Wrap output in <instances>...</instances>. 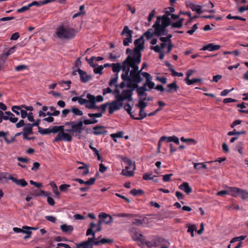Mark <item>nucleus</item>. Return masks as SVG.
I'll use <instances>...</instances> for the list:
<instances>
[{
    "instance_id": "nucleus-1",
    "label": "nucleus",
    "mask_w": 248,
    "mask_h": 248,
    "mask_svg": "<svg viewBox=\"0 0 248 248\" xmlns=\"http://www.w3.org/2000/svg\"><path fill=\"white\" fill-rule=\"evenodd\" d=\"M77 31L75 29L67 24H62L59 26L55 31L56 36L60 39L71 40L76 35Z\"/></svg>"
},
{
    "instance_id": "nucleus-2",
    "label": "nucleus",
    "mask_w": 248,
    "mask_h": 248,
    "mask_svg": "<svg viewBox=\"0 0 248 248\" xmlns=\"http://www.w3.org/2000/svg\"><path fill=\"white\" fill-rule=\"evenodd\" d=\"M135 62H136V64L139 65L141 60L133 57L131 55H128L126 59L122 63V70L123 74L121 75V78L123 80L126 81V79L130 74V68L131 65Z\"/></svg>"
},
{
    "instance_id": "nucleus-3",
    "label": "nucleus",
    "mask_w": 248,
    "mask_h": 248,
    "mask_svg": "<svg viewBox=\"0 0 248 248\" xmlns=\"http://www.w3.org/2000/svg\"><path fill=\"white\" fill-rule=\"evenodd\" d=\"M136 63V62H134L131 66L132 69L130 71L129 76L126 79V81L139 84L143 80L141 76L143 77V73L146 72H141V70H139V65H137Z\"/></svg>"
},
{
    "instance_id": "nucleus-4",
    "label": "nucleus",
    "mask_w": 248,
    "mask_h": 248,
    "mask_svg": "<svg viewBox=\"0 0 248 248\" xmlns=\"http://www.w3.org/2000/svg\"><path fill=\"white\" fill-rule=\"evenodd\" d=\"M135 47L133 49L132 53L129 55H131L133 57H135L141 61V51L143 50L144 48V40L143 36L135 40L134 42Z\"/></svg>"
},
{
    "instance_id": "nucleus-5",
    "label": "nucleus",
    "mask_w": 248,
    "mask_h": 248,
    "mask_svg": "<svg viewBox=\"0 0 248 248\" xmlns=\"http://www.w3.org/2000/svg\"><path fill=\"white\" fill-rule=\"evenodd\" d=\"M83 122L82 121H79L78 123H76L75 121H70L65 123V125H70L71 129H66L65 130L66 132H72L76 134H80L83 129Z\"/></svg>"
},
{
    "instance_id": "nucleus-6",
    "label": "nucleus",
    "mask_w": 248,
    "mask_h": 248,
    "mask_svg": "<svg viewBox=\"0 0 248 248\" xmlns=\"http://www.w3.org/2000/svg\"><path fill=\"white\" fill-rule=\"evenodd\" d=\"M139 239V241L142 244L145 245L148 248L152 247H157L160 246V244L164 241V239L161 237L154 238L152 241H148L144 238H136Z\"/></svg>"
},
{
    "instance_id": "nucleus-7",
    "label": "nucleus",
    "mask_w": 248,
    "mask_h": 248,
    "mask_svg": "<svg viewBox=\"0 0 248 248\" xmlns=\"http://www.w3.org/2000/svg\"><path fill=\"white\" fill-rule=\"evenodd\" d=\"M133 31L129 29L127 26H125L121 33L122 36H125L126 37L123 39V45L128 46L132 42V35Z\"/></svg>"
},
{
    "instance_id": "nucleus-8",
    "label": "nucleus",
    "mask_w": 248,
    "mask_h": 248,
    "mask_svg": "<svg viewBox=\"0 0 248 248\" xmlns=\"http://www.w3.org/2000/svg\"><path fill=\"white\" fill-rule=\"evenodd\" d=\"M153 28L154 29L155 36L159 37L166 35L168 34L166 29L160 23V18L156 19Z\"/></svg>"
},
{
    "instance_id": "nucleus-9",
    "label": "nucleus",
    "mask_w": 248,
    "mask_h": 248,
    "mask_svg": "<svg viewBox=\"0 0 248 248\" xmlns=\"http://www.w3.org/2000/svg\"><path fill=\"white\" fill-rule=\"evenodd\" d=\"M65 129L63 128V130L60 131L57 134L56 138L53 140V142L59 141L63 140L65 141L70 142L72 140V136L69 133H65Z\"/></svg>"
},
{
    "instance_id": "nucleus-10",
    "label": "nucleus",
    "mask_w": 248,
    "mask_h": 248,
    "mask_svg": "<svg viewBox=\"0 0 248 248\" xmlns=\"http://www.w3.org/2000/svg\"><path fill=\"white\" fill-rule=\"evenodd\" d=\"M80 77V80L82 83H87L92 79V76L88 75L86 72L78 68L77 70Z\"/></svg>"
},
{
    "instance_id": "nucleus-11",
    "label": "nucleus",
    "mask_w": 248,
    "mask_h": 248,
    "mask_svg": "<svg viewBox=\"0 0 248 248\" xmlns=\"http://www.w3.org/2000/svg\"><path fill=\"white\" fill-rule=\"evenodd\" d=\"M186 7L191 9L192 11L196 12L199 14L202 13L201 6L196 5L193 2L189 1H186Z\"/></svg>"
},
{
    "instance_id": "nucleus-12",
    "label": "nucleus",
    "mask_w": 248,
    "mask_h": 248,
    "mask_svg": "<svg viewBox=\"0 0 248 248\" xmlns=\"http://www.w3.org/2000/svg\"><path fill=\"white\" fill-rule=\"evenodd\" d=\"M93 133L95 135H106L108 131L105 130V127L103 125H96L93 128Z\"/></svg>"
},
{
    "instance_id": "nucleus-13",
    "label": "nucleus",
    "mask_w": 248,
    "mask_h": 248,
    "mask_svg": "<svg viewBox=\"0 0 248 248\" xmlns=\"http://www.w3.org/2000/svg\"><path fill=\"white\" fill-rule=\"evenodd\" d=\"M157 18H160V23L166 29L171 24V21L169 16L163 15L158 16Z\"/></svg>"
},
{
    "instance_id": "nucleus-14",
    "label": "nucleus",
    "mask_w": 248,
    "mask_h": 248,
    "mask_svg": "<svg viewBox=\"0 0 248 248\" xmlns=\"http://www.w3.org/2000/svg\"><path fill=\"white\" fill-rule=\"evenodd\" d=\"M143 77L146 78L145 83L150 89H152L155 88V83L152 81V77L150 74L148 73H143Z\"/></svg>"
},
{
    "instance_id": "nucleus-15",
    "label": "nucleus",
    "mask_w": 248,
    "mask_h": 248,
    "mask_svg": "<svg viewBox=\"0 0 248 248\" xmlns=\"http://www.w3.org/2000/svg\"><path fill=\"white\" fill-rule=\"evenodd\" d=\"M9 178L10 180H12L13 182L16 183L17 185L22 187H25L28 185V183L24 179H17L12 175H9Z\"/></svg>"
},
{
    "instance_id": "nucleus-16",
    "label": "nucleus",
    "mask_w": 248,
    "mask_h": 248,
    "mask_svg": "<svg viewBox=\"0 0 248 248\" xmlns=\"http://www.w3.org/2000/svg\"><path fill=\"white\" fill-rule=\"evenodd\" d=\"M100 219L103 220V222L107 224L110 223L112 221V217L110 215L107 214L105 213H101L99 215Z\"/></svg>"
},
{
    "instance_id": "nucleus-17",
    "label": "nucleus",
    "mask_w": 248,
    "mask_h": 248,
    "mask_svg": "<svg viewBox=\"0 0 248 248\" xmlns=\"http://www.w3.org/2000/svg\"><path fill=\"white\" fill-rule=\"evenodd\" d=\"M179 188L185 191L187 194H189L192 192V188L189 186V184L187 182H184L179 186Z\"/></svg>"
},
{
    "instance_id": "nucleus-18",
    "label": "nucleus",
    "mask_w": 248,
    "mask_h": 248,
    "mask_svg": "<svg viewBox=\"0 0 248 248\" xmlns=\"http://www.w3.org/2000/svg\"><path fill=\"white\" fill-rule=\"evenodd\" d=\"M168 89L165 91L168 93H171L173 92H176L179 88L175 81L167 85Z\"/></svg>"
},
{
    "instance_id": "nucleus-19",
    "label": "nucleus",
    "mask_w": 248,
    "mask_h": 248,
    "mask_svg": "<svg viewBox=\"0 0 248 248\" xmlns=\"http://www.w3.org/2000/svg\"><path fill=\"white\" fill-rule=\"evenodd\" d=\"M32 126L30 123L26 124L23 128V135H31L33 134Z\"/></svg>"
},
{
    "instance_id": "nucleus-20",
    "label": "nucleus",
    "mask_w": 248,
    "mask_h": 248,
    "mask_svg": "<svg viewBox=\"0 0 248 248\" xmlns=\"http://www.w3.org/2000/svg\"><path fill=\"white\" fill-rule=\"evenodd\" d=\"M60 228L63 232L66 233H71L74 230L72 226L68 225L66 224L61 225Z\"/></svg>"
},
{
    "instance_id": "nucleus-21",
    "label": "nucleus",
    "mask_w": 248,
    "mask_h": 248,
    "mask_svg": "<svg viewBox=\"0 0 248 248\" xmlns=\"http://www.w3.org/2000/svg\"><path fill=\"white\" fill-rule=\"evenodd\" d=\"M229 195L233 197L239 196L240 188L236 187H229Z\"/></svg>"
},
{
    "instance_id": "nucleus-22",
    "label": "nucleus",
    "mask_w": 248,
    "mask_h": 248,
    "mask_svg": "<svg viewBox=\"0 0 248 248\" xmlns=\"http://www.w3.org/2000/svg\"><path fill=\"white\" fill-rule=\"evenodd\" d=\"M202 50H208L210 51H213L217 50V45H214V44L210 43L207 45L204 46L201 49Z\"/></svg>"
},
{
    "instance_id": "nucleus-23",
    "label": "nucleus",
    "mask_w": 248,
    "mask_h": 248,
    "mask_svg": "<svg viewBox=\"0 0 248 248\" xmlns=\"http://www.w3.org/2000/svg\"><path fill=\"white\" fill-rule=\"evenodd\" d=\"M112 70L115 74L118 75L119 72L122 69V64L120 63H113L112 65Z\"/></svg>"
},
{
    "instance_id": "nucleus-24",
    "label": "nucleus",
    "mask_w": 248,
    "mask_h": 248,
    "mask_svg": "<svg viewBox=\"0 0 248 248\" xmlns=\"http://www.w3.org/2000/svg\"><path fill=\"white\" fill-rule=\"evenodd\" d=\"M122 94L124 95L126 100L130 101H132V93H131V91H129L128 90H124L122 91Z\"/></svg>"
},
{
    "instance_id": "nucleus-25",
    "label": "nucleus",
    "mask_w": 248,
    "mask_h": 248,
    "mask_svg": "<svg viewBox=\"0 0 248 248\" xmlns=\"http://www.w3.org/2000/svg\"><path fill=\"white\" fill-rule=\"evenodd\" d=\"M96 226V224L92 222L90 223V228H89L87 230V232H86V235L87 236H89V235H92L93 236H94L95 235V230L93 231V228L95 227Z\"/></svg>"
},
{
    "instance_id": "nucleus-26",
    "label": "nucleus",
    "mask_w": 248,
    "mask_h": 248,
    "mask_svg": "<svg viewBox=\"0 0 248 248\" xmlns=\"http://www.w3.org/2000/svg\"><path fill=\"white\" fill-rule=\"evenodd\" d=\"M144 101L141 98L139 101L138 103L136 105V106L139 108L141 111L144 110V108L147 106V103Z\"/></svg>"
},
{
    "instance_id": "nucleus-27",
    "label": "nucleus",
    "mask_w": 248,
    "mask_h": 248,
    "mask_svg": "<svg viewBox=\"0 0 248 248\" xmlns=\"http://www.w3.org/2000/svg\"><path fill=\"white\" fill-rule=\"evenodd\" d=\"M110 137L115 142H117V138H122L124 137V132L123 131H119L116 133L111 134Z\"/></svg>"
},
{
    "instance_id": "nucleus-28",
    "label": "nucleus",
    "mask_w": 248,
    "mask_h": 248,
    "mask_svg": "<svg viewBox=\"0 0 248 248\" xmlns=\"http://www.w3.org/2000/svg\"><path fill=\"white\" fill-rule=\"evenodd\" d=\"M77 248H93V244H89V243L86 241L77 244Z\"/></svg>"
},
{
    "instance_id": "nucleus-29",
    "label": "nucleus",
    "mask_w": 248,
    "mask_h": 248,
    "mask_svg": "<svg viewBox=\"0 0 248 248\" xmlns=\"http://www.w3.org/2000/svg\"><path fill=\"white\" fill-rule=\"evenodd\" d=\"M137 85H138V84L137 83H135L134 82L128 81V83H127L126 84V87L128 88H130V89H129L128 91H131V93H133V91H134L135 90H137Z\"/></svg>"
},
{
    "instance_id": "nucleus-30",
    "label": "nucleus",
    "mask_w": 248,
    "mask_h": 248,
    "mask_svg": "<svg viewBox=\"0 0 248 248\" xmlns=\"http://www.w3.org/2000/svg\"><path fill=\"white\" fill-rule=\"evenodd\" d=\"M79 163L81 164L82 166L78 167V169L79 170H84V171L83 172V175H85L89 173V169L88 168V166L83 162H79Z\"/></svg>"
},
{
    "instance_id": "nucleus-31",
    "label": "nucleus",
    "mask_w": 248,
    "mask_h": 248,
    "mask_svg": "<svg viewBox=\"0 0 248 248\" xmlns=\"http://www.w3.org/2000/svg\"><path fill=\"white\" fill-rule=\"evenodd\" d=\"M63 127L64 126L61 125V126H53L51 128H50V133H59L60 131H61L62 130H63Z\"/></svg>"
},
{
    "instance_id": "nucleus-32",
    "label": "nucleus",
    "mask_w": 248,
    "mask_h": 248,
    "mask_svg": "<svg viewBox=\"0 0 248 248\" xmlns=\"http://www.w3.org/2000/svg\"><path fill=\"white\" fill-rule=\"evenodd\" d=\"M180 140L182 142L188 143L189 145H195L197 143V141L193 139H186L182 137L180 138Z\"/></svg>"
},
{
    "instance_id": "nucleus-33",
    "label": "nucleus",
    "mask_w": 248,
    "mask_h": 248,
    "mask_svg": "<svg viewBox=\"0 0 248 248\" xmlns=\"http://www.w3.org/2000/svg\"><path fill=\"white\" fill-rule=\"evenodd\" d=\"M18 46H21V45L20 44H17V45L11 47L8 50L4 55L8 57L10 55L13 54L16 51V49Z\"/></svg>"
},
{
    "instance_id": "nucleus-34",
    "label": "nucleus",
    "mask_w": 248,
    "mask_h": 248,
    "mask_svg": "<svg viewBox=\"0 0 248 248\" xmlns=\"http://www.w3.org/2000/svg\"><path fill=\"white\" fill-rule=\"evenodd\" d=\"M135 169V167L134 166L133 170H123L121 172V174L127 177L132 176L134 175V170Z\"/></svg>"
},
{
    "instance_id": "nucleus-35",
    "label": "nucleus",
    "mask_w": 248,
    "mask_h": 248,
    "mask_svg": "<svg viewBox=\"0 0 248 248\" xmlns=\"http://www.w3.org/2000/svg\"><path fill=\"white\" fill-rule=\"evenodd\" d=\"M83 122L85 125H89L97 123L98 122V120H96L95 118L92 117L90 119H85Z\"/></svg>"
},
{
    "instance_id": "nucleus-36",
    "label": "nucleus",
    "mask_w": 248,
    "mask_h": 248,
    "mask_svg": "<svg viewBox=\"0 0 248 248\" xmlns=\"http://www.w3.org/2000/svg\"><path fill=\"white\" fill-rule=\"evenodd\" d=\"M109 105H112L115 109L119 110L123 106V103L114 100L111 103H109Z\"/></svg>"
},
{
    "instance_id": "nucleus-37",
    "label": "nucleus",
    "mask_w": 248,
    "mask_h": 248,
    "mask_svg": "<svg viewBox=\"0 0 248 248\" xmlns=\"http://www.w3.org/2000/svg\"><path fill=\"white\" fill-rule=\"evenodd\" d=\"M172 35L171 34H168L166 37H162V36L159 38V40L163 42H168V43H172L171 38Z\"/></svg>"
},
{
    "instance_id": "nucleus-38",
    "label": "nucleus",
    "mask_w": 248,
    "mask_h": 248,
    "mask_svg": "<svg viewBox=\"0 0 248 248\" xmlns=\"http://www.w3.org/2000/svg\"><path fill=\"white\" fill-rule=\"evenodd\" d=\"M124 109L127 112V113L130 115V117L133 119L134 116L132 114V113L131 112L132 106H131L129 104L127 103L124 105Z\"/></svg>"
},
{
    "instance_id": "nucleus-39",
    "label": "nucleus",
    "mask_w": 248,
    "mask_h": 248,
    "mask_svg": "<svg viewBox=\"0 0 248 248\" xmlns=\"http://www.w3.org/2000/svg\"><path fill=\"white\" fill-rule=\"evenodd\" d=\"M239 196H240L242 200H245L248 198V192L244 189L240 188Z\"/></svg>"
},
{
    "instance_id": "nucleus-40",
    "label": "nucleus",
    "mask_w": 248,
    "mask_h": 248,
    "mask_svg": "<svg viewBox=\"0 0 248 248\" xmlns=\"http://www.w3.org/2000/svg\"><path fill=\"white\" fill-rule=\"evenodd\" d=\"M9 120L11 122L13 123H16L18 121V118L15 116L13 113H12V115L9 116H4V120Z\"/></svg>"
},
{
    "instance_id": "nucleus-41",
    "label": "nucleus",
    "mask_w": 248,
    "mask_h": 248,
    "mask_svg": "<svg viewBox=\"0 0 248 248\" xmlns=\"http://www.w3.org/2000/svg\"><path fill=\"white\" fill-rule=\"evenodd\" d=\"M38 132L42 135H48L50 134V128H42L38 126Z\"/></svg>"
},
{
    "instance_id": "nucleus-42",
    "label": "nucleus",
    "mask_w": 248,
    "mask_h": 248,
    "mask_svg": "<svg viewBox=\"0 0 248 248\" xmlns=\"http://www.w3.org/2000/svg\"><path fill=\"white\" fill-rule=\"evenodd\" d=\"M139 115V117H135L134 116L133 119L137 120H142L147 116V113L145 112L144 110H142L141 111V110H140Z\"/></svg>"
},
{
    "instance_id": "nucleus-43",
    "label": "nucleus",
    "mask_w": 248,
    "mask_h": 248,
    "mask_svg": "<svg viewBox=\"0 0 248 248\" xmlns=\"http://www.w3.org/2000/svg\"><path fill=\"white\" fill-rule=\"evenodd\" d=\"M185 81H186V83L187 85H190L193 84L195 83L201 81V79L196 78H193L192 79H190L189 78H185Z\"/></svg>"
},
{
    "instance_id": "nucleus-44",
    "label": "nucleus",
    "mask_w": 248,
    "mask_h": 248,
    "mask_svg": "<svg viewBox=\"0 0 248 248\" xmlns=\"http://www.w3.org/2000/svg\"><path fill=\"white\" fill-rule=\"evenodd\" d=\"M71 112L76 116H82L83 114L81 110L75 107L72 108Z\"/></svg>"
},
{
    "instance_id": "nucleus-45",
    "label": "nucleus",
    "mask_w": 248,
    "mask_h": 248,
    "mask_svg": "<svg viewBox=\"0 0 248 248\" xmlns=\"http://www.w3.org/2000/svg\"><path fill=\"white\" fill-rule=\"evenodd\" d=\"M244 142H239L235 147V150H237L238 153L242 155L243 154V149Z\"/></svg>"
},
{
    "instance_id": "nucleus-46",
    "label": "nucleus",
    "mask_w": 248,
    "mask_h": 248,
    "mask_svg": "<svg viewBox=\"0 0 248 248\" xmlns=\"http://www.w3.org/2000/svg\"><path fill=\"white\" fill-rule=\"evenodd\" d=\"M152 30L151 29H149L146 32H145L143 34V37L144 36L146 37V39L147 40H149L150 39H151L152 38V36H153L154 35H155V34H154V31L153 32H152L151 31H152Z\"/></svg>"
},
{
    "instance_id": "nucleus-47",
    "label": "nucleus",
    "mask_w": 248,
    "mask_h": 248,
    "mask_svg": "<svg viewBox=\"0 0 248 248\" xmlns=\"http://www.w3.org/2000/svg\"><path fill=\"white\" fill-rule=\"evenodd\" d=\"M194 167L196 170H201L202 169H206V165L203 163H194Z\"/></svg>"
},
{
    "instance_id": "nucleus-48",
    "label": "nucleus",
    "mask_w": 248,
    "mask_h": 248,
    "mask_svg": "<svg viewBox=\"0 0 248 248\" xmlns=\"http://www.w3.org/2000/svg\"><path fill=\"white\" fill-rule=\"evenodd\" d=\"M144 192L141 189H133L130 191V193L132 194L134 196H137L139 195H141L143 194Z\"/></svg>"
},
{
    "instance_id": "nucleus-49",
    "label": "nucleus",
    "mask_w": 248,
    "mask_h": 248,
    "mask_svg": "<svg viewBox=\"0 0 248 248\" xmlns=\"http://www.w3.org/2000/svg\"><path fill=\"white\" fill-rule=\"evenodd\" d=\"M21 108V106H14L12 107V110L16 115H19L20 114V110Z\"/></svg>"
},
{
    "instance_id": "nucleus-50",
    "label": "nucleus",
    "mask_w": 248,
    "mask_h": 248,
    "mask_svg": "<svg viewBox=\"0 0 248 248\" xmlns=\"http://www.w3.org/2000/svg\"><path fill=\"white\" fill-rule=\"evenodd\" d=\"M85 107L89 109H95L97 108L95 102H88V103H86Z\"/></svg>"
},
{
    "instance_id": "nucleus-51",
    "label": "nucleus",
    "mask_w": 248,
    "mask_h": 248,
    "mask_svg": "<svg viewBox=\"0 0 248 248\" xmlns=\"http://www.w3.org/2000/svg\"><path fill=\"white\" fill-rule=\"evenodd\" d=\"M137 87L136 92L138 97L140 98H143V95L144 94V92L141 89V88L139 86V85H137Z\"/></svg>"
},
{
    "instance_id": "nucleus-52",
    "label": "nucleus",
    "mask_w": 248,
    "mask_h": 248,
    "mask_svg": "<svg viewBox=\"0 0 248 248\" xmlns=\"http://www.w3.org/2000/svg\"><path fill=\"white\" fill-rule=\"evenodd\" d=\"M109 105V103H105V104H103L101 105L100 106H96L97 108H96L95 109H97L98 110L102 109V111L101 112H103L104 113V112L106 110V108H107V107Z\"/></svg>"
},
{
    "instance_id": "nucleus-53",
    "label": "nucleus",
    "mask_w": 248,
    "mask_h": 248,
    "mask_svg": "<svg viewBox=\"0 0 248 248\" xmlns=\"http://www.w3.org/2000/svg\"><path fill=\"white\" fill-rule=\"evenodd\" d=\"M95 58H96V57L93 56L90 59H88L87 58L86 59L88 63L92 67H95L97 65V64H94V63H93L94 60H95Z\"/></svg>"
},
{
    "instance_id": "nucleus-54",
    "label": "nucleus",
    "mask_w": 248,
    "mask_h": 248,
    "mask_svg": "<svg viewBox=\"0 0 248 248\" xmlns=\"http://www.w3.org/2000/svg\"><path fill=\"white\" fill-rule=\"evenodd\" d=\"M103 70V67L102 66V65H99L97 67H94L93 69V72L96 74H98L99 75H102Z\"/></svg>"
},
{
    "instance_id": "nucleus-55",
    "label": "nucleus",
    "mask_w": 248,
    "mask_h": 248,
    "mask_svg": "<svg viewBox=\"0 0 248 248\" xmlns=\"http://www.w3.org/2000/svg\"><path fill=\"white\" fill-rule=\"evenodd\" d=\"M7 57L4 54L0 56V69H1L5 64Z\"/></svg>"
},
{
    "instance_id": "nucleus-56",
    "label": "nucleus",
    "mask_w": 248,
    "mask_h": 248,
    "mask_svg": "<svg viewBox=\"0 0 248 248\" xmlns=\"http://www.w3.org/2000/svg\"><path fill=\"white\" fill-rule=\"evenodd\" d=\"M104 113L103 112H100L95 113H88V115L89 117L92 118H100L102 116L103 114Z\"/></svg>"
},
{
    "instance_id": "nucleus-57",
    "label": "nucleus",
    "mask_w": 248,
    "mask_h": 248,
    "mask_svg": "<svg viewBox=\"0 0 248 248\" xmlns=\"http://www.w3.org/2000/svg\"><path fill=\"white\" fill-rule=\"evenodd\" d=\"M152 174L145 173L143 175V179L144 180H154V178L156 176H152Z\"/></svg>"
},
{
    "instance_id": "nucleus-58",
    "label": "nucleus",
    "mask_w": 248,
    "mask_h": 248,
    "mask_svg": "<svg viewBox=\"0 0 248 248\" xmlns=\"http://www.w3.org/2000/svg\"><path fill=\"white\" fill-rule=\"evenodd\" d=\"M133 237V239L135 240V241H139V239H136V238H139V239H141V238H144V236L141 233H139L138 232H136L132 236Z\"/></svg>"
},
{
    "instance_id": "nucleus-59",
    "label": "nucleus",
    "mask_w": 248,
    "mask_h": 248,
    "mask_svg": "<svg viewBox=\"0 0 248 248\" xmlns=\"http://www.w3.org/2000/svg\"><path fill=\"white\" fill-rule=\"evenodd\" d=\"M48 193H46V194L45 195V196H47V202L50 205L53 206L55 203V201L52 197L48 196Z\"/></svg>"
},
{
    "instance_id": "nucleus-60",
    "label": "nucleus",
    "mask_w": 248,
    "mask_h": 248,
    "mask_svg": "<svg viewBox=\"0 0 248 248\" xmlns=\"http://www.w3.org/2000/svg\"><path fill=\"white\" fill-rule=\"evenodd\" d=\"M70 185L62 184L59 186V189L61 192H66L67 188L70 187Z\"/></svg>"
},
{
    "instance_id": "nucleus-61",
    "label": "nucleus",
    "mask_w": 248,
    "mask_h": 248,
    "mask_svg": "<svg viewBox=\"0 0 248 248\" xmlns=\"http://www.w3.org/2000/svg\"><path fill=\"white\" fill-rule=\"evenodd\" d=\"M9 175L7 172H0V181L3 179L10 180L9 178Z\"/></svg>"
},
{
    "instance_id": "nucleus-62",
    "label": "nucleus",
    "mask_w": 248,
    "mask_h": 248,
    "mask_svg": "<svg viewBox=\"0 0 248 248\" xmlns=\"http://www.w3.org/2000/svg\"><path fill=\"white\" fill-rule=\"evenodd\" d=\"M118 78V75L117 74H115L114 77L112 78L109 82V85L110 86H112L114 84L116 83L117 82V80Z\"/></svg>"
},
{
    "instance_id": "nucleus-63",
    "label": "nucleus",
    "mask_w": 248,
    "mask_h": 248,
    "mask_svg": "<svg viewBox=\"0 0 248 248\" xmlns=\"http://www.w3.org/2000/svg\"><path fill=\"white\" fill-rule=\"evenodd\" d=\"M28 68V66L26 65H19L15 67V70L16 71H21L24 69H26Z\"/></svg>"
},
{
    "instance_id": "nucleus-64",
    "label": "nucleus",
    "mask_w": 248,
    "mask_h": 248,
    "mask_svg": "<svg viewBox=\"0 0 248 248\" xmlns=\"http://www.w3.org/2000/svg\"><path fill=\"white\" fill-rule=\"evenodd\" d=\"M171 25L172 28L178 29L181 28L183 26L178 21L172 23Z\"/></svg>"
}]
</instances>
